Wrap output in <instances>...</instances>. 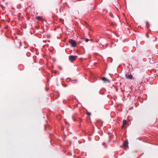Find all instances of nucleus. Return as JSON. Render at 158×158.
<instances>
[{"mask_svg": "<svg viewBox=\"0 0 158 158\" xmlns=\"http://www.w3.org/2000/svg\"><path fill=\"white\" fill-rule=\"evenodd\" d=\"M77 57V56H76L70 55L69 56V60L72 62L75 60Z\"/></svg>", "mask_w": 158, "mask_h": 158, "instance_id": "nucleus-1", "label": "nucleus"}, {"mask_svg": "<svg viewBox=\"0 0 158 158\" xmlns=\"http://www.w3.org/2000/svg\"><path fill=\"white\" fill-rule=\"evenodd\" d=\"M125 78L128 79L133 80L134 78L132 74H129L128 73H126L125 75Z\"/></svg>", "mask_w": 158, "mask_h": 158, "instance_id": "nucleus-2", "label": "nucleus"}, {"mask_svg": "<svg viewBox=\"0 0 158 158\" xmlns=\"http://www.w3.org/2000/svg\"><path fill=\"white\" fill-rule=\"evenodd\" d=\"M69 42L73 47H75L76 46L77 44L74 40L72 39H69Z\"/></svg>", "mask_w": 158, "mask_h": 158, "instance_id": "nucleus-3", "label": "nucleus"}, {"mask_svg": "<svg viewBox=\"0 0 158 158\" xmlns=\"http://www.w3.org/2000/svg\"><path fill=\"white\" fill-rule=\"evenodd\" d=\"M128 141L125 140L123 141V148H125V149H126V148L128 147Z\"/></svg>", "mask_w": 158, "mask_h": 158, "instance_id": "nucleus-4", "label": "nucleus"}, {"mask_svg": "<svg viewBox=\"0 0 158 158\" xmlns=\"http://www.w3.org/2000/svg\"><path fill=\"white\" fill-rule=\"evenodd\" d=\"M102 79L103 81L106 82H107L109 83H110V80L108 79L106 77H102Z\"/></svg>", "mask_w": 158, "mask_h": 158, "instance_id": "nucleus-5", "label": "nucleus"}, {"mask_svg": "<svg viewBox=\"0 0 158 158\" xmlns=\"http://www.w3.org/2000/svg\"><path fill=\"white\" fill-rule=\"evenodd\" d=\"M127 121L125 120H123V125L122 126V128H123L124 127V126L126 124Z\"/></svg>", "mask_w": 158, "mask_h": 158, "instance_id": "nucleus-6", "label": "nucleus"}, {"mask_svg": "<svg viewBox=\"0 0 158 158\" xmlns=\"http://www.w3.org/2000/svg\"><path fill=\"white\" fill-rule=\"evenodd\" d=\"M36 19L38 20H41L42 21H44V20L40 16H38L36 17Z\"/></svg>", "mask_w": 158, "mask_h": 158, "instance_id": "nucleus-7", "label": "nucleus"}, {"mask_svg": "<svg viewBox=\"0 0 158 158\" xmlns=\"http://www.w3.org/2000/svg\"><path fill=\"white\" fill-rule=\"evenodd\" d=\"M67 79H69V80L68 81H77V79H76L73 80H72L71 78H68L67 79Z\"/></svg>", "mask_w": 158, "mask_h": 158, "instance_id": "nucleus-8", "label": "nucleus"}, {"mask_svg": "<svg viewBox=\"0 0 158 158\" xmlns=\"http://www.w3.org/2000/svg\"><path fill=\"white\" fill-rule=\"evenodd\" d=\"M109 15L112 18H113L114 17L113 15L111 12L109 13Z\"/></svg>", "mask_w": 158, "mask_h": 158, "instance_id": "nucleus-9", "label": "nucleus"}, {"mask_svg": "<svg viewBox=\"0 0 158 158\" xmlns=\"http://www.w3.org/2000/svg\"><path fill=\"white\" fill-rule=\"evenodd\" d=\"M102 12H103L104 14H106L107 13V11L105 9H103L102 10Z\"/></svg>", "mask_w": 158, "mask_h": 158, "instance_id": "nucleus-10", "label": "nucleus"}, {"mask_svg": "<svg viewBox=\"0 0 158 158\" xmlns=\"http://www.w3.org/2000/svg\"><path fill=\"white\" fill-rule=\"evenodd\" d=\"M146 25L147 27H149V23L148 21L146 22Z\"/></svg>", "mask_w": 158, "mask_h": 158, "instance_id": "nucleus-11", "label": "nucleus"}, {"mask_svg": "<svg viewBox=\"0 0 158 158\" xmlns=\"http://www.w3.org/2000/svg\"><path fill=\"white\" fill-rule=\"evenodd\" d=\"M108 44H106L105 45V48H107L108 47Z\"/></svg>", "mask_w": 158, "mask_h": 158, "instance_id": "nucleus-12", "label": "nucleus"}, {"mask_svg": "<svg viewBox=\"0 0 158 158\" xmlns=\"http://www.w3.org/2000/svg\"><path fill=\"white\" fill-rule=\"evenodd\" d=\"M89 41V39H88V38H86V39H85V41L86 42H88Z\"/></svg>", "mask_w": 158, "mask_h": 158, "instance_id": "nucleus-13", "label": "nucleus"}, {"mask_svg": "<svg viewBox=\"0 0 158 158\" xmlns=\"http://www.w3.org/2000/svg\"><path fill=\"white\" fill-rule=\"evenodd\" d=\"M91 113L90 112H88L87 113V114L88 115H91Z\"/></svg>", "mask_w": 158, "mask_h": 158, "instance_id": "nucleus-14", "label": "nucleus"}, {"mask_svg": "<svg viewBox=\"0 0 158 158\" xmlns=\"http://www.w3.org/2000/svg\"><path fill=\"white\" fill-rule=\"evenodd\" d=\"M100 45H102L103 46H104L105 45V44H102V43H100Z\"/></svg>", "mask_w": 158, "mask_h": 158, "instance_id": "nucleus-15", "label": "nucleus"}, {"mask_svg": "<svg viewBox=\"0 0 158 158\" xmlns=\"http://www.w3.org/2000/svg\"><path fill=\"white\" fill-rule=\"evenodd\" d=\"M105 142H103L102 143V145L103 146L105 145Z\"/></svg>", "mask_w": 158, "mask_h": 158, "instance_id": "nucleus-16", "label": "nucleus"}, {"mask_svg": "<svg viewBox=\"0 0 158 158\" xmlns=\"http://www.w3.org/2000/svg\"><path fill=\"white\" fill-rule=\"evenodd\" d=\"M155 40H153V41H156V40L157 39L156 37H155Z\"/></svg>", "mask_w": 158, "mask_h": 158, "instance_id": "nucleus-17", "label": "nucleus"}, {"mask_svg": "<svg viewBox=\"0 0 158 158\" xmlns=\"http://www.w3.org/2000/svg\"><path fill=\"white\" fill-rule=\"evenodd\" d=\"M54 73H57V72L56 71H55L54 72Z\"/></svg>", "mask_w": 158, "mask_h": 158, "instance_id": "nucleus-18", "label": "nucleus"}, {"mask_svg": "<svg viewBox=\"0 0 158 158\" xmlns=\"http://www.w3.org/2000/svg\"><path fill=\"white\" fill-rule=\"evenodd\" d=\"M147 36L148 38H149V36L148 35H147Z\"/></svg>", "mask_w": 158, "mask_h": 158, "instance_id": "nucleus-19", "label": "nucleus"}, {"mask_svg": "<svg viewBox=\"0 0 158 158\" xmlns=\"http://www.w3.org/2000/svg\"><path fill=\"white\" fill-rule=\"evenodd\" d=\"M60 69L61 70H62V68L61 67L60 68Z\"/></svg>", "mask_w": 158, "mask_h": 158, "instance_id": "nucleus-20", "label": "nucleus"}, {"mask_svg": "<svg viewBox=\"0 0 158 158\" xmlns=\"http://www.w3.org/2000/svg\"><path fill=\"white\" fill-rule=\"evenodd\" d=\"M110 46L111 47H112V44H111Z\"/></svg>", "mask_w": 158, "mask_h": 158, "instance_id": "nucleus-21", "label": "nucleus"}, {"mask_svg": "<svg viewBox=\"0 0 158 158\" xmlns=\"http://www.w3.org/2000/svg\"><path fill=\"white\" fill-rule=\"evenodd\" d=\"M43 42H46V41H45V40H43Z\"/></svg>", "mask_w": 158, "mask_h": 158, "instance_id": "nucleus-22", "label": "nucleus"}, {"mask_svg": "<svg viewBox=\"0 0 158 158\" xmlns=\"http://www.w3.org/2000/svg\"><path fill=\"white\" fill-rule=\"evenodd\" d=\"M63 102H64V103H65V101H63Z\"/></svg>", "mask_w": 158, "mask_h": 158, "instance_id": "nucleus-23", "label": "nucleus"}]
</instances>
